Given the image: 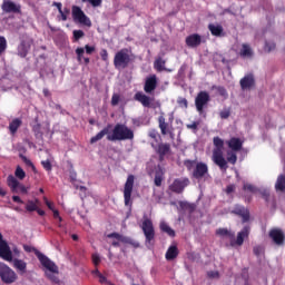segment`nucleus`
<instances>
[{
    "instance_id": "obj_1",
    "label": "nucleus",
    "mask_w": 285,
    "mask_h": 285,
    "mask_svg": "<svg viewBox=\"0 0 285 285\" xmlns=\"http://www.w3.org/2000/svg\"><path fill=\"white\" fill-rule=\"evenodd\" d=\"M112 125H107L96 136L90 138V144H97L107 135V141H132L135 139V131L125 124H116L111 134Z\"/></svg>"
},
{
    "instance_id": "obj_2",
    "label": "nucleus",
    "mask_w": 285,
    "mask_h": 285,
    "mask_svg": "<svg viewBox=\"0 0 285 285\" xmlns=\"http://www.w3.org/2000/svg\"><path fill=\"white\" fill-rule=\"evenodd\" d=\"M23 250H26V253H35L40 264L47 269V272H45L46 277L49 278L50 282L59 284V277H57V275H59V267L55 262L32 246L24 245Z\"/></svg>"
},
{
    "instance_id": "obj_3",
    "label": "nucleus",
    "mask_w": 285,
    "mask_h": 285,
    "mask_svg": "<svg viewBox=\"0 0 285 285\" xmlns=\"http://www.w3.org/2000/svg\"><path fill=\"white\" fill-rule=\"evenodd\" d=\"M213 144L215 146L212 156L214 164H216L220 170H228V163L226 161V158H224V139L214 137Z\"/></svg>"
},
{
    "instance_id": "obj_4",
    "label": "nucleus",
    "mask_w": 285,
    "mask_h": 285,
    "mask_svg": "<svg viewBox=\"0 0 285 285\" xmlns=\"http://www.w3.org/2000/svg\"><path fill=\"white\" fill-rule=\"evenodd\" d=\"M216 235H219V237H227L232 247L242 246L244 244V239L248 237V228L245 227L243 230H240L236 238L235 232L228 230L227 228H218L216 230Z\"/></svg>"
},
{
    "instance_id": "obj_5",
    "label": "nucleus",
    "mask_w": 285,
    "mask_h": 285,
    "mask_svg": "<svg viewBox=\"0 0 285 285\" xmlns=\"http://www.w3.org/2000/svg\"><path fill=\"white\" fill-rule=\"evenodd\" d=\"M131 62L132 58H130V52L127 48L120 49L114 57V66L116 70H126Z\"/></svg>"
},
{
    "instance_id": "obj_6",
    "label": "nucleus",
    "mask_w": 285,
    "mask_h": 285,
    "mask_svg": "<svg viewBox=\"0 0 285 285\" xmlns=\"http://www.w3.org/2000/svg\"><path fill=\"white\" fill-rule=\"evenodd\" d=\"M173 121H175V116L173 114L169 115L168 121H166V116H164V112L158 116V128H160L161 135H173L175 131Z\"/></svg>"
},
{
    "instance_id": "obj_7",
    "label": "nucleus",
    "mask_w": 285,
    "mask_h": 285,
    "mask_svg": "<svg viewBox=\"0 0 285 285\" xmlns=\"http://www.w3.org/2000/svg\"><path fill=\"white\" fill-rule=\"evenodd\" d=\"M135 188V175L130 174L124 186V202L125 206L132 207V190Z\"/></svg>"
},
{
    "instance_id": "obj_8",
    "label": "nucleus",
    "mask_w": 285,
    "mask_h": 285,
    "mask_svg": "<svg viewBox=\"0 0 285 285\" xmlns=\"http://www.w3.org/2000/svg\"><path fill=\"white\" fill-rule=\"evenodd\" d=\"M208 104H210V94L208 91H199L195 98L197 112L204 115V108H208Z\"/></svg>"
},
{
    "instance_id": "obj_9",
    "label": "nucleus",
    "mask_w": 285,
    "mask_h": 285,
    "mask_svg": "<svg viewBox=\"0 0 285 285\" xmlns=\"http://www.w3.org/2000/svg\"><path fill=\"white\" fill-rule=\"evenodd\" d=\"M71 14H72L73 21L81 23V26H87V28H90L92 26V21H90V18L86 16L83 10H81L79 6H72Z\"/></svg>"
},
{
    "instance_id": "obj_10",
    "label": "nucleus",
    "mask_w": 285,
    "mask_h": 285,
    "mask_svg": "<svg viewBox=\"0 0 285 285\" xmlns=\"http://www.w3.org/2000/svg\"><path fill=\"white\" fill-rule=\"evenodd\" d=\"M0 277L4 284H14L17 282V273L4 263H0Z\"/></svg>"
},
{
    "instance_id": "obj_11",
    "label": "nucleus",
    "mask_w": 285,
    "mask_h": 285,
    "mask_svg": "<svg viewBox=\"0 0 285 285\" xmlns=\"http://www.w3.org/2000/svg\"><path fill=\"white\" fill-rule=\"evenodd\" d=\"M141 230L145 235L146 244H153L155 242V226L150 218H145L141 225Z\"/></svg>"
},
{
    "instance_id": "obj_12",
    "label": "nucleus",
    "mask_w": 285,
    "mask_h": 285,
    "mask_svg": "<svg viewBox=\"0 0 285 285\" xmlns=\"http://www.w3.org/2000/svg\"><path fill=\"white\" fill-rule=\"evenodd\" d=\"M190 185V179L188 178H176L171 185H169V190L176 193V195H181L187 186Z\"/></svg>"
},
{
    "instance_id": "obj_13",
    "label": "nucleus",
    "mask_w": 285,
    "mask_h": 285,
    "mask_svg": "<svg viewBox=\"0 0 285 285\" xmlns=\"http://www.w3.org/2000/svg\"><path fill=\"white\" fill-rule=\"evenodd\" d=\"M107 237H108V239H117L121 244H129V246H132L134 248H139V246H140L139 242H137L128 236H124L117 232L108 234Z\"/></svg>"
},
{
    "instance_id": "obj_14",
    "label": "nucleus",
    "mask_w": 285,
    "mask_h": 285,
    "mask_svg": "<svg viewBox=\"0 0 285 285\" xmlns=\"http://www.w3.org/2000/svg\"><path fill=\"white\" fill-rule=\"evenodd\" d=\"M151 148H154L155 153L159 157V161H164L166 159V155H170V144L168 142H160L158 145L151 144Z\"/></svg>"
},
{
    "instance_id": "obj_15",
    "label": "nucleus",
    "mask_w": 285,
    "mask_h": 285,
    "mask_svg": "<svg viewBox=\"0 0 285 285\" xmlns=\"http://www.w3.org/2000/svg\"><path fill=\"white\" fill-rule=\"evenodd\" d=\"M1 10L6 14H20L21 12V4L14 3L12 0H3L1 4Z\"/></svg>"
},
{
    "instance_id": "obj_16",
    "label": "nucleus",
    "mask_w": 285,
    "mask_h": 285,
    "mask_svg": "<svg viewBox=\"0 0 285 285\" xmlns=\"http://www.w3.org/2000/svg\"><path fill=\"white\" fill-rule=\"evenodd\" d=\"M193 177L198 181L206 179V177H208V165H206V163H197L193 170Z\"/></svg>"
},
{
    "instance_id": "obj_17",
    "label": "nucleus",
    "mask_w": 285,
    "mask_h": 285,
    "mask_svg": "<svg viewBox=\"0 0 285 285\" xmlns=\"http://www.w3.org/2000/svg\"><path fill=\"white\" fill-rule=\"evenodd\" d=\"M232 214L237 215V217H240L243 224H246V222L250 219V212L248 210V208L242 205H236L232 210Z\"/></svg>"
},
{
    "instance_id": "obj_18",
    "label": "nucleus",
    "mask_w": 285,
    "mask_h": 285,
    "mask_svg": "<svg viewBox=\"0 0 285 285\" xmlns=\"http://www.w3.org/2000/svg\"><path fill=\"white\" fill-rule=\"evenodd\" d=\"M155 90H157V75H151L145 80L144 91L147 95H153Z\"/></svg>"
},
{
    "instance_id": "obj_19",
    "label": "nucleus",
    "mask_w": 285,
    "mask_h": 285,
    "mask_svg": "<svg viewBox=\"0 0 285 285\" xmlns=\"http://www.w3.org/2000/svg\"><path fill=\"white\" fill-rule=\"evenodd\" d=\"M134 99L139 101L144 108H153V101H155V98H150L141 91L136 92Z\"/></svg>"
},
{
    "instance_id": "obj_20",
    "label": "nucleus",
    "mask_w": 285,
    "mask_h": 285,
    "mask_svg": "<svg viewBox=\"0 0 285 285\" xmlns=\"http://www.w3.org/2000/svg\"><path fill=\"white\" fill-rule=\"evenodd\" d=\"M0 257L4 262H12V250L6 240H0Z\"/></svg>"
},
{
    "instance_id": "obj_21",
    "label": "nucleus",
    "mask_w": 285,
    "mask_h": 285,
    "mask_svg": "<svg viewBox=\"0 0 285 285\" xmlns=\"http://www.w3.org/2000/svg\"><path fill=\"white\" fill-rule=\"evenodd\" d=\"M185 43L188 48H199V46H202V36H199V33L189 35Z\"/></svg>"
},
{
    "instance_id": "obj_22",
    "label": "nucleus",
    "mask_w": 285,
    "mask_h": 285,
    "mask_svg": "<svg viewBox=\"0 0 285 285\" xmlns=\"http://www.w3.org/2000/svg\"><path fill=\"white\" fill-rule=\"evenodd\" d=\"M269 237L271 239H273L274 244H276L277 246H282V244H284V232H282V229H272L269 232Z\"/></svg>"
},
{
    "instance_id": "obj_23",
    "label": "nucleus",
    "mask_w": 285,
    "mask_h": 285,
    "mask_svg": "<svg viewBox=\"0 0 285 285\" xmlns=\"http://www.w3.org/2000/svg\"><path fill=\"white\" fill-rule=\"evenodd\" d=\"M179 257V248L177 245H170L165 254V259L167 262H173L174 259H177Z\"/></svg>"
},
{
    "instance_id": "obj_24",
    "label": "nucleus",
    "mask_w": 285,
    "mask_h": 285,
    "mask_svg": "<svg viewBox=\"0 0 285 285\" xmlns=\"http://www.w3.org/2000/svg\"><path fill=\"white\" fill-rule=\"evenodd\" d=\"M227 146L232 151L239 153V150H242L243 142L242 139L233 137L227 141Z\"/></svg>"
},
{
    "instance_id": "obj_25",
    "label": "nucleus",
    "mask_w": 285,
    "mask_h": 285,
    "mask_svg": "<svg viewBox=\"0 0 285 285\" xmlns=\"http://www.w3.org/2000/svg\"><path fill=\"white\" fill-rule=\"evenodd\" d=\"M19 180L13 175L7 177V186H9L11 193H19Z\"/></svg>"
},
{
    "instance_id": "obj_26",
    "label": "nucleus",
    "mask_w": 285,
    "mask_h": 285,
    "mask_svg": "<svg viewBox=\"0 0 285 285\" xmlns=\"http://www.w3.org/2000/svg\"><path fill=\"white\" fill-rule=\"evenodd\" d=\"M76 55L78 63H85V66H88V63H90V58L83 57V55H86V50L83 49V47H78L76 49Z\"/></svg>"
},
{
    "instance_id": "obj_27",
    "label": "nucleus",
    "mask_w": 285,
    "mask_h": 285,
    "mask_svg": "<svg viewBox=\"0 0 285 285\" xmlns=\"http://www.w3.org/2000/svg\"><path fill=\"white\" fill-rule=\"evenodd\" d=\"M208 30L212 32L213 37H224V27L222 24H208Z\"/></svg>"
},
{
    "instance_id": "obj_28",
    "label": "nucleus",
    "mask_w": 285,
    "mask_h": 285,
    "mask_svg": "<svg viewBox=\"0 0 285 285\" xmlns=\"http://www.w3.org/2000/svg\"><path fill=\"white\" fill-rule=\"evenodd\" d=\"M11 262H13V267L17 271H19L20 273H26V269L28 268V263L19 258H12Z\"/></svg>"
},
{
    "instance_id": "obj_29",
    "label": "nucleus",
    "mask_w": 285,
    "mask_h": 285,
    "mask_svg": "<svg viewBox=\"0 0 285 285\" xmlns=\"http://www.w3.org/2000/svg\"><path fill=\"white\" fill-rule=\"evenodd\" d=\"M161 233H166L168 237H175L176 233L166 222H161L159 225Z\"/></svg>"
},
{
    "instance_id": "obj_30",
    "label": "nucleus",
    "mask_w": 285,
    "mask_h": 285,
    "mask_svg": "<svg viewBox=\"0 0 285 285\" xmlns=\"http://www.w3.org/2000/svg\"><path fill=\"white\" fill-rule=\"evenodd\" d=\"M164 181V169L159 167L155 173L154 184L157 188L161 187V183Z\"/></svg>"
},
{
    "instance_id": "obj_31",
    "label": "nucleus",
    "mask_w": 285,
    "mask_h": 285,
    "mask_svg": "<svg viewBox=\"0 0 285 285\" xmlns=\"http://www.w3.org/2000/svg\"><path fill=\"white\" fill-rule=\"evenodd\" d=\"M21 119L14 118L10 124H9V130L11 135H16V132L21 128Z\"/></svg>"
},
{
    "instance_id": "obj_32",
    "label": "nucleus",
    "mask_w": 285,
    "mask_h": 285,
    "mask_svg": "<svg viewBox=\"0 0 285 285\" xmlns=\"http://www.w3.org/2000/svg\"><path fill=\"white\" fill-rule=\"evenodd\" d=\"M154 68L157 72H164L166 70V60L158 58L154 61Z\"/></svg>"
},
{
    "instance_id": "obj_33",
    "label": "nucleus",
    "mask_w": 285,
    "mask_h": 285,
    "mask_svg": "<svg viewBox=\"0 0 285 285\" xmlns=\"http://www.w3.org/2000/svg\"><path fill=\"white\" fill-rule=\"evenodd\" d=\"M37 204H39V199L36 200H28L26 205V210L28 213H35L37 208L39 207Z\"/></svg>"
},
{
    "instance_id": "obj_34",
    "label": "nucleus",
    "mask_w": 285,
    "mask_h": 285,
    "mask_svg": "<svg viewBox=\"0 0 285 285\" xmlns=\"http://www.w3.org/2000/svg\"><path fill=\"white\" fill-rule=\"evenodd\" d=\"M240 88L242 90H250V75H246L243 79H240Z\"/></svg>"
},
{
    "instance_id": "obj_35",
    "label": "nucleus",
    "mask_w": 285,
    "mask_h": 285,
    "mask_svg": "<svg viewBox=\"0 0 285 285\" xmlns=\"http://www.w3.org/2000/svg\"><path fill=\"white\" fill-rule=\"evenodd\" d=\"M275 188H276V190H281V191L285 190V176L284 175H279L277 177Z\"/></svg>"
},
{
    "instance_id": "obj_36",
    "label": "nucleus",
    "mask_w": 285,
    "mask_h": 285,
    "mask_svg": "<svg viewBox=\"0 0 285 285\" xmlns=\"http://www.w3.org/2000/svg\"><path fill=\"white\" fill-rule=\"evenodd\" d=\"M228 164H233V166H235V164H237V154L236 151L233 150H228L227 151V160Z\"/></svg>"
},
{
    "instance_id": "obj_37",
    "label": "nucleus",
    "mask_w": 285,
    "mask_h": 285,
    "mask_svg": "<svg viewBox=\"0 0 285 285\" xmlns=\"http://www.w3.org/2000/svg\"><path fill=\"white\" fill-rule=\"evenodd\" d=\"M240 57L245 58V57H250V46L244 43L242 46V49L239 51Z\"/></svg>"
},
{
    "instance_id": "obj_38",
    "label": "nucleus",
    "mask_w": 285,
    "mask_h": 285,
    "mask_svg": "<svg viewBox=\"0 0 285 285\" xmlns=\"http://www.w3.org/2000/svg\"><path fill=\"white\" fill-rule=\"evenodd\" d=\"M18 55H19V57H22V59L28 57V46H26V43H21L19 46Z\"/></svg>"
},
{
    "instance_id": "obj_39",
    "label": "nucleus",
    "mask_w": 285,
    "mask_h": 285,
    "mask_svg": "<svg viewBox=\"0 0 285 285\" xmlns=\"http://www.w3.org/2000/svg\"><path fill=\"white\" fill-rule=\"evenodd\" d=\"M8 50V41L6 40V37L0 36V57Z\"/></svg>"
},
{
    "instance_id": "obj_40",
    "label": "nucleus",
    "mask_w": 285,
    "mask_h": 285,
    "mask_svg": "<svg viewBox=\"0 0 285 285\" xmlns=\"http://www.w3.org/2000/svg\"><path fill=\"white\" fill-rule=\"evenodd\" d=\"M14 175L18 179L23 180L26 179V171L23 170V168H21V166H18L16 168Z\"/></svg>"
},
{
    "instance_id": "obj_41",
    "label": "nucleus",
    "mask_w": 285,
    "mask_h": 285,
    "mask_svg": "<svg viewBox=\"0 0 285 285\" xmlns=\"http://www.w3.org/2000/svg\"><path fill=\"white\" fill-rule=\"evenodd\" d=\"M273 50H275V42H273V41H265L264 52H273Z\"/></svg>"
},
{
    "instance_id": "obj_42",
    "label": "nucleus",
    "mask_w": 285,
    "mask_h": 285,
    "mask_svg": "<svg viewBox=\"0 0 285 285\" xmlns=\"http://www.w3.org/2000/svg\"><path fill=\"white\" fill-rule=\"evenodd\" d=\"M83 30H73V39L75 41H79V39H82L85 37Z\"/></svg>"
},
{
    "instance_id": "obj_43",
    "label": "nucleus",
    "mask_w": 285,
    "mask_h": 285,
    "mask_svg": "<svg viewBox=\"0 0 285 285\" xmlns=\"http://www.w3.org/2000/svg\"><path fill=\"white\" fill-rule=\"evenodd\" d=\"M32 131L35 132L36 137H42L43 134L41 132V124H37L33 126Z\"/></svg>"
},
{
    "instance_id": "obj_44",
    "label": "nucleus",
    "mask_w": 285,
    "mask_h": 285,
    "mask_svg": "<svg viewBox=\"0 0 285 285\" xmlns=\"http://www.w3.org/2000/svg\"><path fill=\"white\" fill-rule=\"evenodd\" d=\"M41 166L47 170V173L52 170V163H50V160H42Z\"/></svg>"
},
{
    "instance_id": "obj_45",
    "label": "nucleus",
    "mask_w": 285,
    "mask_h": 285,
    "mask_svg": "<svg viewBox=\"0 0 285 285\" xmlns=\"http://www.w3.org/2000/svg\"><path fill=\"white\" fill-rule=\"evenodd\" d=\"M216 90L220 97H228V91L226 90L225 87L218 86L216 87Z\"/></svg>"
},
{
    "instance_id": "obj_46",
    "label": "nucleus",
    "mask_w": 285,
    "mask_h": 285,
    "mask_svg": "<svg viewBox=\"0 0 285 285\" xmlns=\"http://www.w3.org/2000/svg\"><path fill=\"white\" fill-rule=\"evenodd\" d=\"M220 119H228L230 117V109L225 108L219 112Z\"/></svg>"
},
{
    "instance_id": "obj_47",
    "label": "nucleus",
    "mask_w": 285,
    "mask_h": 285,
    "mask_svg": "<svg viewBox=\"0 0 285 285\" xmlns=\"http://www.w3.org/2000/svg\"><path fill=\"white\" fill-rule=\"evenodd\" d=\"M120 99L121 96H119V94H114L111 97V106H119Z\"/></svg>"
},
{
    "instance_id": "obj_48",
    "label": "nucleus",
    "mask_w": 285,
    "mask_h": 285,
    "mask_svg": "<svg viewBox=\"0 0 285 285\" xmlns=\"http://www.w3.org/2000/svg\"><path fill=\"white\" fill-rule=\"evenodd\" d=\"M91 259L95 266H99V264H101V257L99 256V254H92Z\"/></svg>"
},
{
    "instance_id": "obj_49",
    "label": "nucleus",
    "mask_w": 285,
    "mask_h": 285,
    "mask_svg": "<svg viewBox=\"0 0 285 285\" xmlns=\"http://www.w3.org/2000/svg\"><path fill=\"white\" fill-rule=\"evenodd\" d=\"M184 166L187 170H193V168H195V160L187 159L184 161Z\"/></svg>"
},
{
    "instance_id": "obj_50",
    "label": "nucleus",
    "mask_w": 285,
    "mask_h": 285,
    "mask_svg": "<svg viewBox=\"0 0 285 285\" xmlns=\"http://www.w3.org/2000/svg\"><path fill=\"white\" fill-rule=\"evenodd\" d=\"M207 277H209V279H219V272L217 271L207 272Z\"/></svg>"
},
{
    "instance_id": "obj_51",
    "label": "nucleus",
    "mask_w": 285,
    "mask_h": 285,
    "mask_svg": "<svg viewBox=\"0 0 285 285\" xmlns=\"http://www.w3.org/2000/svg\"><path fill=\"white\" fill-rule=\"evenodd\" d=\"M258 193L265 198V202H268V197H271V191L268 189H259Z\"/></svg>"
},
{
    "instance_id": "obj_52",
    "label": "nucleus",
    "mask_w": 285,
    "mask_h": 285,
    "mask_svg": "<svg viewBox=\"0 0 285 285\" xmlns=\"http://www.w3.org/2000/svg\"><path fill=\"white\" fill-rule=\"evenodd\" d=\"M178 106H180V108H188V100L186 98H179Z\"/></svg>"
},
{
    "instance_id": "obj_53",
    "label": "nucleus",
    "mask_w": 285,
    "mask_h": 285,
    "mask_svg": "<svg viewBox=\"0 0 285 285\" xmlns=\"http://www.w3.org/2000/svg\"><path fill=\"white\" fill-rule=\"evenodd\" d=\"M43 202H45L46 206L49 208V210H55V203L48 200L47 197H43Z\"/></svg>"
},
{
    "instance_id": "obj_54",
    "label": "nucleus",
    "mask_w": 285,
    "mask_h": 285,
    "mask_svg": "<svg viewBox=\"0 0 285 285\" xmlns=\"http://www.w3.org/2000/svg\"><path fill=\"white\" fill-rule=\"evenodd\" d=\"M18 193H21L22 195H28V187L20 183V185L18 186Z\"/></svg>"
},
{
    "instance_id": "obj_55",
    "label": "nucleus",
    "mask_w": 285,
    "mask_h": 285,
    "mask_svg": "<svg viewBox=\"0 0 285 285\" xmlns=\"http://www.w3.org/2000/svg\"><path fill=\"white\" fill-rule=\"evenodd\" d=\"M87 1L92 6V8H99V6H101L102 3V0H87Z\"/></svg>"
},
{
    "instance_id": "obj_56",
    "label": "nucleus",
    "mask_w": 285,
    "mask_h": 285,
    "mask_svg": "<svg viewBox=\"0 0 285 285\" xmlns=\"http://www.w3.org/2000/svg\"><path fill=\"white\" fill-rule=\"evenodd\" d=\"M237 187L235 185H227L225 193L226 195H232V193L236 189Z\"/></svg>"
},
{
    "instance_id": "obj_57",
    "label": "nucleus",
    "mask_w": 285,
    "mask_h": 285,
    "mask_svg": "<svg viewBox=\"0 0 285 285\" xmlns=\"http://www.w3.org/2000/svg\"><path fill=\"white\" fill-rule=\"evenodd\" d=\"M199 122L194 121L193 124L187 125L188 130H197Z\"/></svg>"
},
{
    "instance_id": "obj_58",
    "label": "nucleus",
    "mask_w": 285,
    "mask_h": 285,
    "mask_svg": "<svg viewBox=\"0 0 285 285\" xmlns=\"http://www.w3.org/2000/svg\"><path fill=\"white\" fill-rule=\"evenodd\" d=\"M100 57H101V59H102L104 61H108V50L102 49V50L100 51Z\"/></svg>"
},
{
    "instance_id": "obj_59",
    "label": "nucleus",
    "mask_w": 285,
    "mask_h": 285,
    "mask_svg": "<svg viewBox=\"0 0 285 285\" xmlns=\"http://www.w3.org/2000/svg\"><path fill=\"white\" fill-rule=\"evenodd\" d=\"M85 50L87 55H92V52H95V47H91L90 45H86Z\"/></svg>"
},
{
    "instance_id": "obj_60",
    "label": "nucleus",
    "mask_w": 285,
    "mask_h": 285,
    "mask_svg": "<svg viewBox=\"0 0 285 285\" xmlns=\"http://www.w3.org/2000/svg\"><path fill=\"white\" fill-rule=\"evenodd\" d=\"M52 213H53L55 219H59V222H63V219L61 218V216H59V210L53 209Z\"/></svg>"
},
{
    "instance_id": "obj_61",
    "label": "nucleus",
    "mask_w": 285,
    "mask_h": 285,
    "mask_svg": "<svg viewBox=\"0 0 285 285\" xmlns=\"http://www.w3.org/2000/svg\"><path fill=\"white\" fill-rule=\"evenodd\" d=\"M243 193H250V184L246 183L243 185Z\"/></svg>"
},
{
    "instance_id": "obj_62",
    "label": "nucleus",
    "mask_w": 285,
    "mask_h": 285,
    "mask_svg": "<svg viewBox=\"0 0 285 285\" xmlns=\"http://www.w3.org/2000/svg\"><path fill=\"white\" fill-rule=\"evenodd\" d=\"M12 202H14L16 204H23V200L19 196H12Z\"/></svg>"
},
{
    "instance_id": "obj_63",
    "label": "nucleus",
    "mask_w": 285,
    "mask_h": 285,
    "mask_svg": "<svg viewBox=\"0 0 285 285\" xmlns=\"http://www.w3.org/2000/svg\"><path fill=\"white\" fill-rule=\"evenodd\" d=\"M99 282L101 283V284H106L107 282H108V278H106V276H104V274H99Z\"/></svg>"
},
{
    "instance_id": "obj_64",
    "label": "nucleus",
    "mask_w": 285,
    "mask_h": 285,
    "mask_svg": "<svg viewBox=\"0 0 285 285\" xmlns=\"http://www.w3.org/2000/svg\"><path fill=\"white\" fill-rule=\"evenodd\" d=\"M149 137L151 139H157V130L153 129L151 131H149Z\"/></svg>"
}]
</instances>
